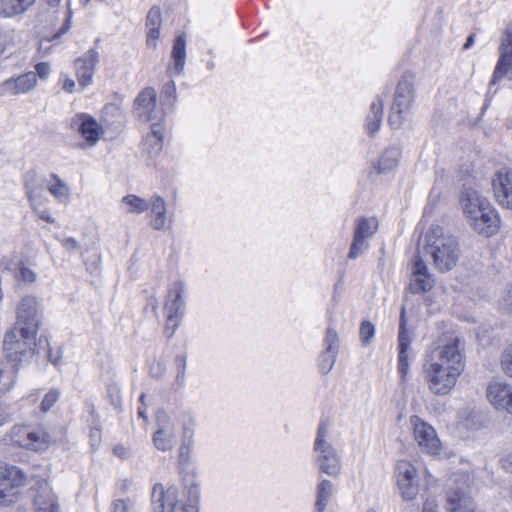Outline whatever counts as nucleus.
<instances>
[{"label": "nucleus", "instance_id": "nucleus-29", "mask_svg": "<svg viewBox=\"0 0 512 512\" xmlns=\"http://www.w3.org/2000/svg\"><path fill=\"white\" fill-rule=\"evenodd\" d=\"M341 469V462L336 450L322 440V472L330 476H337Z\"/></svg>", "mask_w": 512, "mask_h": 512}, {"label": "nucleus", "instance_id": "nucleus-47", "mask_svg": "<svg viewBox=\"0 0 512 512\" xmlns=\"http://www.w3.org/2000/svg\"><path fill=\"white\" fill-rule=\"evenodd\" d=\"M162 146H163L162 141H159L158 139L148 141V138H147L144 143V150L148 153V155L150 157H156L162 150Z\"/></svg>", "mask_w": 512, "mask_h": 512}, {"label": "nucleus", "instance_id": "nucleus-56", "mask_svg": "<svg viewBox=\"0 0 512 512\" xmlns=\"http://www.w3.org/2000/svg\"><path fill=\"white\" fill-rule=\"evenodd\" d=\"M163 136H164V130L163 127L159 124H152L151 125V134L147 136L148 141L156 140L163 142Z\"/></svg>", "mask_w": 512, "mask_h": 512}, {"label": "nucleus", "instance_id": "nucleus-33", "mask_svg": "<svg viewBox=\"0 0 512 512\" xmlns=\"http://www.w3.org/2000/svg\"><path fill=\"white\" fill-rule=\"evenodd\" d=\"M487 201L477 190L471 187L464 186L460 194V204L464 214L468 213L469 210H475L477 206H487Z\"/></svg>", "mask_w": 512, "mask_h": 512}, {"label": "nucleus", "instance_id": "nucleus-9", "mask_svg": "<svg viewBox=\"0 0 512 512\" xmlns=\"http://www.w3.org/2000/svg\"><path fill=\"white\" fill-rule=\"evenodd\" d=\"M465 477L455 479L454 486L448 488L445 509L448 512H477L473 499L467 493Z\"/></svg>", "mask_w": 512, "mask_h": 512}, {"label": "nucleus", "instance_id": "nucleus-52", "mask_svg": "<svg viewBox=\"0 0 512 512\" xmlns=\"http://www.w3.org/2000/svg\"><path fill=\"white\" fill-rule=\"evenodd\" d=\"M490 202L487 201L486 205L477 206L475 210H469L468 213H466V217L470 220V223L474 221L475 219H478L482 213L485 211L488 212V209H492Z\"/></svg>", "mask_w": 512, "mask_h": 512}, {"label": "nucleus", "instance_id": "nucleus-59", "mask_svg": "<svg viewBox=\"0 0 512 512\" xmlns=\"http://www.w3.org/2000/svg\"><path fill=\"white\" fill-rule=\"evenodd\" d=\"M422 512H438L435 500L427 499L423 505Z\"/></svg>", "mask_w": 512, "mask_h": 512}, {"label": "nucleus", "instance_id": "nucleus-10", "mask_svg": "<svg viewBox=\"0 0 512 512\" xmlns=\"http://www.w3.org/2000/svg\"><path fill=\"white\" fill-rule=\"evenodd\" d=\"M378 229V221L373 217H360L356 220L353 241L348 253L350 259H356L368 248L367 240Z\"/></svg>", "mask_w": 512, "mask_h": 512}, {"label": "nucleus", "instance_id": "nucleus-55", "mask_svg": "<svg viewBox=\"0 0 512 512\" xmlns=\"http://www.w3.org/2000/svg\"><path fill=\"white\" fill-rule=\"evenodd\" d=\"M129 507L128 500L117 499L112 502L110 512H128Z\"/></svg>", "mask_w": 512, "mask_h": 512}, {"label": "nucleus", "instance_id": "nucleus-61", "mask_svg": "<svg viewBox=\"0 0 512 512\" xmlns=\"http://www.w3.org/2000/svg\"><path fill=\"white\" fill-rule=\"evenodd\" d=\"M62 246L67 250H75L78 247L77 241L73 238H67L62 241Z\"/></svg>", "mask_w": 512, "mask_h": 512}, {"label": "nucleus", "instance_id": "nucleus-41", "mask_svg": "<svg viewBox=\"0 0 512 512\" xmlns=\"http://www.w3.org/2000/svg\"><path fill=\"white\" fill-rule=\"evenodd\" d=\"M30 428L23 425L14 426L11 430V440L19 447L26 448V433H29Z\"/></svg>", "mask_w": 512, "mask_h": 512}, {"label": "nucleus", "instance_id": "nucleus-27", "mask_svg": "<svg viewBox=\"0 0 512 512\" xmlns=\"http://www.w3.org/2000/svg\"><path fill=\"white\" fill-rule=\"evenodd\" d=\"M150 204V226L154 230H162L166 224V202L159 195H153Z\"/></svg>", "mask_w": 512, "mask_h": 512}, {"label": "nucleus", "instance_id": "nucleus-46", "mask_svg": "<svg viewBox=\"0 0 512 512\" xmlns=\"http://www.w3.org/2000/svg\"><path fill=\"white\" fill-rule=\"evenodd\" d=\"M33 72L37 76V81H45L51 73V65L48 62H39L35 65V71Z\"/></svg>", "mask_w": 512, "mask_h": 512}, {"label": "nucleus", "instance_id": "nucleus-34", "mask_svg": "<svg viewBox=\"0 0 512 512\" xmlns=\"http://www.w3.org/2000/svg\"><path fill=\"white\" fill-rule=\"evenodd\" d=\"M158 425L159 427L153 435V443L155 447L161 451L172 450L175 443L173 429L165 425Z\"/></svg>", "mask_w": 512, "mask_h": 512}, {"label": "nucleus", "instance_id": "nucleus-28", "mask_svg": "<svg viewBox=\"0 0 512 512\" xmlns=\"http://www.w3.org/2000/svg\"><path fill=\"white\" fill-rule=\"evenodd\" d=\"M44 184V179H39L36 172L30 171L26 174L25 191L31 207H36L39 200H46L42 196Z\"/></svg>", "mask_w": 512, "mask_h": 512}, {"label": "nucleus", "instance_id": "nucleus-2", "mask_svg": "<svg viewBox=\"0 0 512 512\" xmlns=\"http://www.w3.org/2000/svg\"><path fill=\"white\" fill-rule=\"evenodd\" d=\"M154 512H199L200 485L191 479L185 480L183 498H179L176 487L164 490L162 485H156L152 493Z\"/></svg>", "mask_w": 512, "mask_h": 512}, {"label": "nucleus", "instance_id": "nucleus-3", "mask_svg": "<svg viewBox=\"0 0 512 512\" xmlns=\"http://www.w3.org/2000/svg\"><path fill=\"white\" fill-rule=\"evenodd\" d=\"M427 361L463 371L465 367V341L455 331L443 333L426 355Z\"/></svg>", "mask_w": 512, "mask_h": 512}, {"label": "nucleus", "instance_id": "nucleus-42", "mask_svg": "<svg viewBox=\"0 0 512 512\" xmlns=\"http://www.w3.org/2000/svg\"><path fill=\"white\" fill-rule=\"evenodd\" d=\"M16 369L12 368L11 371L0 370V384L3 385L0 392H7L13 387L16 381Z\"/></svg>", "mask_w": 512, "mask_h": 512}, {"label": "nucleus", "instance_id": "nucleus-43", "mask_svg": "<svg viewBox=\"0 0 512 512\" xmlns=\"http://www.w3.org/2000/svg\"><path fill=\"white\" fill-rule=\"evenodd\" d=\"M194 432L195 421L193 418L190 417L183 423L181 443L185 445H193Z\"/></svg>", "mask_w": 512, "mask_h": 512}, {"label": "nucleus", "instance_id": "nucleus-6", "mask_svg": "<svg viewBox=\"0 0 512 512\" xmlns=\"http://www.w3.org/2000/svg\"><path fill=\"white\" fill-rule=\"evenodd\" d=\"M185 285L182 281H176L168 291L164 303V313L166 315L165 332L168 337H172L180 325L185 314Z\"/></svg>", "mask_w": 512, "mask_h": 512}, {"label": "nucleus", "instance_id": "nucleus-18", "mask_svg": "<svg viewBox=\"0 0 512 512\" xmlns=\"http://www.w3.org/2000/svg\"><path fill=\"white\" fill-rule=\"evenodd\" d=\"M156 99V91L151 87L140 92L134 101V113L138 119L149 122L157 118Z\"/></svg>", "mask_w": 512, "mask_h": 512}, {"label": "nucleus", "instance_id": "nucleus-8", "mask_svg": "<svg viewBox=\"0 0 512 512\" xmlns=\"http://www.w3.org/2000/svg\"><path fill=\"white\" fill-rule=\"evenodd\" d=\"M26 480L27 477L21 469L14 466L6 469L0 478V506L6 507L15 503Z\"/></svg>", "mask_w": 512, "mask_h": 512}, {"label": "nucleus", "instance_id": "nucleus-20", "mask_svg": "<svg viewBox=\"0 0 512 512\" xmlns=\"http://www.w3.org/2000/svg\"><path fill=\"white\" fill-rule=\"evenodd\" d=\"M37 86V76L33 71L24 73L17 77L5 80L0 89L2 93L10 95L27 94L34 90Z\"/></svg>", "mask_w": 512, "mask_h": 512}, {"label": "nucleus", "instance_id": "nucleus-45", "mask_svg": "<svg viewBox=\"0 0 512 512\" xmlns=\"http://www.w3.org/2000/svg\"><path fill=\"white\" fill-rule=\"evenodd\" d=\"M70 4H71L70 0H66L67 9L65 12V21H64L62 27L60 28V30L53 35L52 39H58L70 30L71 18H72V9L70 7Z\"/></svg>", "mask_w": 512, "mask_h": 512}, {"label": "nucleus", "instance_id": "nucleus-60", "mask_svg": "<svg viewBox=\"0 0 512 512\" xmlns=\"http://www.w3.org/2000/svg\"><path fill=\"white\" fill-rule=\"evenodd\" d=\"M62 88L64 91H66L68 93H73L76 88L75 81L71 78H66L63 82Z\"/></svg>", "mask_w": 512, "mask_h": 512}, {"label": "nucleus", "instance_id": "nucleus-22", "mask_svg": "<svg viewBox=\"0 0 512 512\" xmlns=\"http://www.w3.org/2000/svg\"><path fill=\"white\" fill-rule=\"evenodd\" d=\"M414 84L407 76H403L398 82L395 98L393 102V109L398 111H408L414 99Z\"/></svg>", "mask_w": 512, "mask_h": 512}, {"label": "nucleus", "instance_id": "nucleus-31", "mask_svg": "<svg viewBox=\"0 0 512 512\" xmlns=\"http://www.w3.org/2000/svg\"><path fill=\"white\" fill-rule=\"evenodd\" d=\"M26 438V448L32 451L45 450L52 442V437L43 428L30 429Z\"/></svg>", "mask_w": 512, "mask_h": 512}, {"label": "nucleus", "instance_id": "nucleus-58", "mask_svg": "<svg viewBox=\"0 0 512 512\" xmlns=\"http://www.w3.org/2000/svg\"><path fill=\"white\" fill-rule=\"evenodd\" d=\"M175 363H176V366H177V372L185 373L186 364H187L186 356L185 355H178V356H176Z\"/></svg>", "mask_w": 512, "mask_h": 512}, {"label": "nucleus", "instance_id": "nucleus-17", "mask_svg": "<svg viewBox=\"0 0 512 512\" xmlns=\"http://www.w3.org/2000/svg\"><path fill=\"white\" fill-rule=\"evenodd\" d=\"M73 130L77 131L90 145H95L103 134L101 125L87 114H77L70 122Z\"/></svg>", "mask_w": 512, "mask_h": 512}, {"label": "nucleus", "instance_id": "nucleus-13", "mask_svg": "<svg viewBox=\"0 0 512 512\" xmlns=\"http://www.w3.org/2000/svg\"><path fill=\"white\" fill-rule=\"evenodd\" d=\"M396 473L402 497L405 500L414 499L419 492L416 468L408 461H399Z\"/></svg>", "mask_w": 512, "mask_h": 512}, {"label": "nucleus", "instance_id": "nucleus-5", "mask_svg": "<svg viewBox=\"0 0 512 512\" xmlns=\"http://www.w3.org/2000/svg\"><path fill=\"white\" fill-rule=\"evenodd\" d=\"M424 376L430 392L444 396L455 387L463 371L425 360Z\"/></svg>", "mask_w": 512, "mask_h": 512}, {"label": "nucleus", "instance_id": "nucleus-15", "mask_svg": "<svg viewBox=\"0 0 512 512\" xmlns=\"http://www.w3.org/2000/svg\"><path fill=\"white\" fill-rule=\"evenodd\" d=\"M507 76L512 80V24L507 27L500 46V58L494 70L491 85Z\"/></svg>", "mask_w": 512, "mask_h": 512}, {"label": "nucleus", "instance_id": "nucleus-64", "mask_svg": "<svg viewBox=\"0 0 512 512\" xmlns=\"http://www.w3.org/2000/svg\"><path fill=\"white\" fill-rule=\"evenodd\" d=\"M185 382V373L177 372L175 377V386L176 388H181Z\"/></svg>", "mask_w": 512, "mask_h": 512}, {"label": "nucleus", "instance_id": "nucleus-48", "mask_svg": "<svg viewBox=\"0 0 512 512\" xmlns=\"http://www.w3.org/2000/svg\"><path fill=\"white\" fill-rule=\"evenodd\" d=\"M499 308L505 313L512 314V287L506 290L501 297Z\"/></svg>", "mask_w": 512, "mask_h": 512}, {"label": "nucleus", "instance_id": "nucleus-7", "mask_svg": "<svg viewBox=\"0 0 512 512\" xmlns=\"http://www.w3.org/2000/svg\"><path fill=\"white\" fill-rule=\"evenodd\" d=\"M42 324V309L35 296L23 297L16 307V322L13 327L21 329L29 335L31 332L38 334Z\"/></svg>", "mask_w": 512, "mask_h": 512}, {"label": "nucleus", "instance_id": "nucleus-21", "mask_svg": "<svg viewBox=\"0 0 512 512\" xmlns=\"http://www.w3.org/2000/svg\"><path fill=\"white\" fill-rule=\"evenodd\" d=\"M34 505L36 512H59L58 499L46 481L38 482Z\"/></svg>", "mask_w": 512, "mask_h": 512}, {"label": "nucleus", "instance_id": "nucleus-40", "mask_svg": "<svg viewBox=\"0 0 512 512\" xmlns=\"http://www.w3.org/2000/svg\"><path fill=\"white\" fill-rule=\"evenodd\" d=\"M500 367L506 376L512 378V342L505 346L500 355Z\"/></svg>", "mask_w": 512, "mask_h": 512}, {"label": "nucleus", "instance_id": "nucleus-53", "mask_svg": "<svg viewBox=\"0 0 512 512\" xmlns=\"http://www.w3.org/2000/svg\"><path fill=\"white\" fill-rule=\"evenodd\" d=\"M166 372V366L162 361L153 362L150 366V374L155 378H162Z\"/></svg>", "mask_w": 512, "mask_h": 512}, {"label": "nucleus", "instance_id": "nucleus-1", "mask_svg": "<svg viewBox=\"0 0 512 512\" xmlns=\"http://www.w3.org/2000/svg\"><path fill=\"white\" fill-rule=\"evenodd\" d=\"M425 254L430 255L434 267L440 272H448L457 266L460 257V245L452 234L446 233L440 226H432L425 235Z\"/></svg>", "mask_w": 512, "mask_h": 512}, {"label": "nucleus", "instance_id": "nucleus-62", "mask_svg": "<svg viewBox=\"0 0 512 512\" xmlns=\"http://www.w3.org/2000/svg\"><path fill=\"white\" fill-rule=\"evenodd\" d=\"M164 92L166 95L168 96H174V94L176 93V86H175V83L173 81L171 82H168L165 86H164Z\"/></svg>", "mask_w": 512, "mask_h": 512}, {"label": "nucleus", "instance_id": "nucleus-39", "mask_svg": "<svg viewBox=\"0 0 512 512\" xmlns=\"http://www.w3.org/2000/svg\"><path fill=\"white\" fill-rule=\"evenodd\" d=\"M375 335V326L372 322L364 320L360 324L359 336L363 346L367 347L372 343Z\"/></svg>", "mask_w": 512, "mask_h": 512}, {"label": "nucleus", "instance_id": "nucleus-4", "mask_svg": "<svg viewBox=\"0 0 512 512\" xmlns=\"http://www.w3.org/2000/svg\"><path fill=\"white\" fill-rule=\"evenodd\" d=\"M36 336L37 334L32 332L27 335L15 327L5 333L3 352L6 361L11 364V368H18L32 360L35 355Z\"/></svg>", "mask_w": 512, "mask_h": 512}, {"label": "nucleus", "instance_id": "nucleus-51", "mask_svg": "<svg viewBox=\"0 0 512 512\" xmlns=\"http://www.w3.org/2000/svg\"><path fill=\"white\" fill-rule=\"evenodd\" d=\"M18 277L26 283H33L36 280V274L28 267L21 266L18 269Z\"/></svg>", "mask_w": 512, "mask_h": 512}, {"label": "nucleus", "instance_id": "nucleus-50", "mask_svg": "<svg viewBox=\"0 0 512 512\" xmlns=\"http://www.w3.org/2000/svg\"><path fill=\"white\" fill-rule=\"evenodd\" d=\"M399 109H393V106L391 107V113L388 117V123L389 125L394 128V129H397L401 126L402 124V113H404L405 111H398Z\"/></svg>", "mask_w": 512, "mask_h": 512}, {"label": "nucleus", "instance_id": "nucleus-37", "mask_svg": "<svg viewBox=\"0 0 512 512\" xmlns=\"http://www.w3.org/2000/svg\"><path fill=\"white\" fill-rule=\"evenodd\" d=\"M401 152L397 147H390L382 154L378 166L377 173L388 172L398 165Z\"/></svg>", "mask_w": 512, "mask_h": 512}, {"label": "nucleus", "instance_id": "nucleus-32", "mask_svg": "<svg viewBox=\"0 0 512 512\" xmlns=\"http://www.w3.org/2000/svg\"><path fill=\"white\" fill-rule=\"evenodd\" d=\"M325 342L327 344L325 351L326 360L325 364L322 363V370L330 371L336 362L337 354L339 351V340L337 333L332 329H327Z\"/></svg>", "mask_w": 512, "mask_h": 512}, {"label": "nucleus", "instance_id": "nucleus-19", "mask_svg": "<svg viewBox=\"0 0 512 512\" xmlns=\"http://www.w3.org/2000/svg\"><path fill=\"white\" fill-rule=\"evenodd\" d=\"M489 402L500 410L512 414V386L503 382H491L487 387Z\"/></svg>", "mask_w": 512, "mask_h": 512}, {"label": "nucleus", "instance_id": "nucleus-12", "mask_svg": "<svg viewBox=\"0 0 512 512\" xmlns=\"http://www.w3.org/2000/svg\"><path fill=\"white\" fill-rule=\"evenodd\" d=\"M492 188L498 204L512 210V168L503 167L496 171L492 177Z\"/></svg>", "mask_w": 512, "mask_h": 512}, {"label": "nucleus", "instance_id": "nucleus-23", "mask_svg": "<svg viewBox=\"0 0 512 512\" xmlns=\"http://www.w3.org/2000/svg\"><path fill=\"white\" fill-rule=\"evenodd\" d=\"M37 0H0V18L11 19L22 17Z\"/></svg>", "mask_w": 512, "mask_h": 512}, {"label": "nucleus", "instance_id": "nucleus-14", "mask_svg": "<svg viewBox=\"0 0 512 512\" xmlns=\"http://www.w3.org/2000/svg\"><path fill=\"white\" fill-rule=\"evenodd\" d=\"M99 60L100 55L95 47L75 59V75L81 88L84 89L92 84L94 72Z\"/></svg>", "mask_w": 512, "mask_h": 512}, {"label": "nucleus", "instance_id": "nucleus-30", "mask_svg": "<svg viewBox=\"0 0 512 512\" xmlns=\"http://www.w3.org/2000/svg\"><path fill=\"white\" fill-rule=\"evenodd\" d=\"M162 23L161 10L157 6H153L146 18L147 26V44L151 47L156 46V40L160 36V27Z\"/></svg>", "mask_w": 512, "mask_h": 512}, {"label": "nucleus", "instance_id": "nucleus-36", "mask_svg": "<svg viewBox=\"0 0 512 512\" xmlns=\"http://www.w3.org/2000/svg\"><path fill=\"white\" fill-rule=\"evenodd\" d=\"M148 202L137 195L129 194L121 199V206L125 213L141 214L149 209L150 204Z\"/></svg>", "mask_w": 512, "mask_h": 512}, {"label": "nucleus", "instance_id": "nucleus-63", "mask_svg": "<svg viewBox=\"0 0 512 512\" xmlns=\"http://www.w3.org/2000/svg\"><path fill=\"white\" fill-rule=\"evenodd\" d=\"M147 307H150L153 313H157L158 309V300L156 297L151 296L147 300Z\"/></svg>", "mask_w": 512, "mask_h": 512}, {"label": "nucleus", "instance_id": "nucleus-57", "mask_svg": "<svg viewBox=\"0 0 512 512\" xmlns=\"http://www.w3.org/2000/svg\"><path fill=\"white\" fill-rule=\"evenodd\" d=\"M333 485L330 481L322 480V508L333 494Z\"/></svg>", "mask_w": 512, "mask_h": 512}, {"label": "nucleus", "instance_id": "nucleus-44", "mask_svg": "<svg viewBox=\"0 0 512 512\" xmlns=\"http://www.w3.org/2000/svg\"><path fill=\"white\" fill-rule=\"evenodd\" d=\"M59 397H60L59 389L52 388L51 390H49L41 402V405H40L41 411L44 413L48 412L59 400Z\"/></svg>", "mask_w": 512, "mask_h": 512}, {"label": "nucleus", "instance_id": "nucleus-16", "mask_svg": "<svg viewBox=\"0 0 512 512\" xmlns=\"http://www.w3.org/2000/svg\"><path fill=\"white\" fill-rule=\"evenodd\" d=\"M433 285L434 279L429 273L425 261L419 255H415L412 261L409 291L412 294H422L430 291Z\"/></svg>", "mask_w": 512, "mask_h": 512}, {"label": "nucleus", "instance_id": "nucleus-25", "mask_svg": "<svg viewBox=\"0 0 512 512\" xmlns=\"http://www.w3.org/2000/svg\"><path fill=\"white\" fill-rule=\"evenodd\" d=\"M471 225L479 234L489 237L498 231V214L494 208L488 209V212L485 211L478 219L472 221Z\"/></svg>", "mask_w": 512, "mask_h": 512}, {"label": "nucleus", "instance_id": "nucleus-49", "mask_svg": "<svg viewBox=\"0 0 512 512\" xmlns=\"http://www.w3.org/2000/svg\"><path fill=\"white\" fill-rule=\"evenodd\" d=\"M44 200L37 201L36 207H31L38 217L48 223H54L55 219L51 216L48 209H41Z\"/></svg>", "mask_w": 512, "mask_h": 512}, {"label": "nucleus", "instance_id": "nucleus-54", "mask_svg": "<svg viewBox=\"0 0 512 512\" xmlns=\"http://www.w3.org/2000/svg\"><path fill=\"white\" fill-rule=\"evenodd\" d=\"M191 447L192 445H185L181 443L179 447V463L181 465L187 464L189 462L191 456Z\"/></svg>", "mask_w": 512, "mask_h": 512}, {"label": "nucleus", "instance_id": "nucleus-26", "mask_svg": "<svg viewBox=\"0 0 512 512\" xmlns=\"http://www.w3.org/2000/svg\"><path fill=\"white\" fill-rule=\"evenodd\" d=\"M172 64L168 67L170 75H180L184 70L186 60V41L184 35H179L174 41L172 53Z\"/></svg>", "mask_w": 512, "mask_h": 512}, {"label": "nucleus", "instance_id": "nucleus-35", "mask_svg": "<svg viewBox=\"0 0 512 512\" xmlns=\"http://www.w3.org/2000/svg\"><path fill=\"white\" fill-rule=\"evenodd\" d=\"M383 107V100L379 97L372 102L366 123V129L369 135H374L379 130L383 117Z\"/></svg>", "mask_w": 512, "mask_h": 512}, {"label": "nucleus", "instance_id": "nucleus-38", "mask_svg": "<svg viewBox=\"0 0 512 512\" xmlns=\"http://www.w3.org/2000/svg\"><path fill=\"white\" fill-rule=\"evenodd\" d=\"M51 178L54 180L53 184L48 186L49 192L59 201H67L69 198V187L60 179L57 174H51Z\"/></svg>", "mask_w": 512, "mask_h": 512}, {"label": "nucleus", "instance_id": "nucleus-11", "mask_svg": "<svg viewBox=\"0 0 512 512\" xmlns=\"http://www.w3.org/2000/svg\"><path fill=\"white\" fill-rule=\"evenodd\" d=\"M411 421L414 427V438L421 451L430 455L439 454L441 443L434 428L417 416L412 417Z\"/></svg>", "mask_w": 512, "mask_h": 512}, {"label": "nucleus", "instance_id": "nucleus-24", "mask_svg": "<svg viewBox=\"0 0 512 512\" xmlns=\"http://www.w3.org/2000/svg\"><path fill=\"white\" fill-rule=\"evenodd\" d=\"M399 356H398V369L402 377H405L408 373L409 362L407 349L409 347V337L406 331V319L404 316V308L402 309L399 324Z\"/></svg>", "mask_w": 512, "mask_h": 512}]
</instances>
